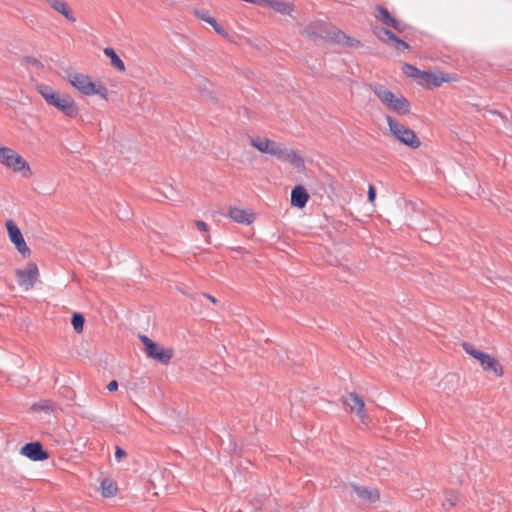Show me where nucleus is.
<instances>
[{"label":"nucleus","mask_w":512,"mask_h":512,"mask_svg":"<svg viewBox=\"0 0 512 512\" xmlns=\"http://www.w3.org/2000/svg\"><path fill=\"white\" fill-rule=\"evenodd\" d=\"M376 10L378 12V14L376 15V18L383 25L393 28L394 30H396L399 33H402L407 28V25L404 22H402V21L396 19L394 16H392L387 8H385L381 5H378L376 7Z\"/></svg>","instance_id":"nucleus-10"},{"label":"nucleus","mask_w":512,"mask_h":512,"mask_svg":"<svg viewBox=\"0 0 512 512\" xmlns=\"http://www.w3.org/2000/svg\"><path fill=\"white\" fill-rule=\"evenodd\" d=\"M47 2L55 11L62 14L68 21H76V18L64 0H47Z\"/></svg>","instance_id":"nucleus-17"},{"label":"nucleus","mask_w":512,"mask_h":512,"mask_svg":"<svg viewBox=\"0 0 512 512\" xmlns=\"http://www.w3.org/2000/svg\"><path fill=\"white\" fill-rule=\"evenodd\" d=\"M0 163L13 168L15 172L23 171L25 169L30 172L28 162L21 155L8 147L0 146Z\"/></svg>","instance_id":"nucleus-7"},{"label":"nucleus","mask_w":512,"mask_h":512,"mask_svg":"<svg viewBox=\"0 0 512 512\" xmlns=\"http://www.w3.org/2000/svg\"><path fill=\"white\" fill-rule=\"evenodd\" d=\"M20 453L32 461H44L49 458L48 452L45 451L42 444L37 441L29 442L22 446Z\"/></svg>","instance_id":"nucleus-11"},{"label":"nucleus","mask_w":512,"mask_h":512,"mask_svg":"<svg viewBox=\"0 0 512 512\" xmlns=\"http://www.w3.org/2000/svg\"><path fill=\"white\" fill-rule=\"evenodd\" d=\"M352 488L354 492L363 500L369 503H375L380 498V493L377 489L359 486L356 484H352Z\"/></svg>","instance_id":"nucleus-16"},{"label":"nucleus","mask_w":512,"mask_h":512,"mask_svg":"<svg viewBox=\"0 0 512 512\" xmlns=\"http://www.w3.org/2000/svg\"><path fill=\"white\" fill-rule=\"evenodd\" d=\"M344 404L349 407L352 413H355L358 416L362 423H366L365 420L367 415L365 412V403L357 393H349L344 400Z\"/></svg>","instance_id":"nucleus-12"},{"label":"nucleus","mask_w":512,"mask_h":512,"mask_svg":"<svg viewBox=\"0 0 512 512\" xmlns=\"http://www.w3.org/2000/svg\"><path fill=\"white\" fill-rule=\"evenodd\" d=\"M66 78L71 86L83 95H99L105 100L108 98V89L102 84L96 85L88 75L77 72H68Z\"/></svg>","instance_id":"nucleus-4"},{"label":"nucleus","mask_w":512,"mask_h":512,"mask_svg":"<svg viewBox=\"0 0 512 512\" xmlns=\"http://www.w3.org/2000/svg\"><path fill=\"white\" fill-rule=\"evenodd\" d=\"M104 54L110 58L112 66L117 68L119 71H125L124 62L120 59V57L116 54L115 50L111 47H107L104 49Z\"/></svg>","instance_id":"nucleus-22"},{"label":"nucleus","mask_w":512,"mask_h":512,"mask_svg":"<svg viewBox=\"0 0 512 512\" xmlns=\"http://www.w3.org/2000/svg\"><path fill=\"white\" fill-rule=\"evenodd\" d=\"M38 276V268L34 263H29L25 269H17L16 277L17 283L25 289H30L34 286Z\"/></svg>","instance_id":"nucleus-9"},{"label":"nucleus","mask_w":512,"mask_h":512,"mask_svg":"<svg viewBox=\"0 0 512 512\" xmlns=\"http://www.w3.org/2000/svg\"><path fill=\"white\" fill-rule=\"evenodd\" d=\"M229 216L236 222L241 224H250L254 220V215L248 213L246 210L233 207L229 210Z\"/></svg>","instance_id":"nucleus-18"},{"label":"nucleus","mask_w":512,"mask_h":512,"mask_svg":"<svg viewBox=\"0 0 512 512\" xmlns=\"http://www.w3.org/2000/svg\"><path fill=\"white\" fill-rule=\"evenodd\" d=\"M204 297H206L207 299H209L212 303H217V299L215 297H213L212 295L210 294H207V293H203L202 294Z\"/></svg>","instance_id":"nucleus-39"},{"label":"nucleus","mask_w":512,"mask_h":512,"mask_svg":"<svg viewBox=\"0 0 512 512\" xmlns=\"http://www.w3.org/2000/svg\"><path fill=\"white\" fill-rule=\"evenodd\" d=\"M263 6H268L272 8L274 11L281 13L283 15L290 14V12L292 11L290 4L285 1L266 0L264 1Z\"/></svg>","instance_id":"nucleus-19"},{"label":"nucleus","mask_w":512,"mask_h":512,"mask_svg":"<svg viewBox=\"0 0 512 512\" xmlns=\"http://www.w3.org/2000/svg\"><path fill=\"white\" fill-rule=\"evenodd\" d=\"M462 347L467 354H469L470 356L477 360L480 358V354L483 353L482 351L475 349L471 344L467 342H463Z\"/></svg>","instance_id":"nucleus-31"},{"label":"nucleus","mask_w":512,"mask_h":512,"mask_svg":"<svg viewBox=\"0 0 512 512\" xmlns=\"http://www.w3.org/2000/svg\"><path fill=\"white\" fill-rule=\"evenodd\" d=\"M458 501V495L456 494V492L454 491H451V490H447L444 492V500H443V507L445 509H450L452 507H454L456 505Z\"/></svg>","instance_id":"nucleus-28"},{"label":"nucleus","mask_w":512,"mask_h":512,"mask_svg":"<svg viewBox=\"0 0 512 512\" xmlns=\"http://www.w3.org/2000/svg\"><path fill=\"white\" fill-rule=\"evenodd\" d=\"M71 323H72V326H73L74 330L77 333H81L83 331V327H84V323H85V318L80 313H74L72 315Z\"/></svg>","instance_id":"nucleus-30"},{"label":"nucleus","mask_w":512,"mask_h":512,"mask_svg":"<svg viewBox=\"0 0 512 512\" xmlns=\"http://www.w3.org/2000/svg\"><path fill=\"white\" fill-rule=\"evenodd\" d=\"M195 225H196V228H197L199 231H204V232H206V231H207V224H206L204 221L197 220V221L195 222Z\"/></svg>","instance_id":"nucleus-37"},{"label":"nucleus","mask_w":512,"mask_h":512,"mask_svg":"<svg viewBox=\"0 0 512 512\" xmlns=\"http://www.w3.org/2000/svg\"><path fill=\"white\" fill-rule=\"evenodd\" d=\"M32 409L35 411L54 412L56 404L50 400H41L38 403L33 404Z\"/></svg>","instance_id":"nucleus-27"},{"label":"nucleus","mask_w":512,"mask_h":512,"mask_svg":"<svg viewBox=\"0 0 512 512\" xmlns=\"http://www.w3.org/2000/svg\"><path fill=\"white\" fill-rule=\"evenodd\" d=\"M451 78L441 72H431L430 88L439 87L444 82H449Z\"/></svg>","instance_id":"nucleus-24"},{"label":"nucleus","mask_w":512,"mask_h":512,"mask_svg":"<svg viewBox=\"0 0 512 512\" xmlns=\"http://www.w3.org/2000/svg\"><path fill=\"white\" fill-rule=\"evenodd\" d=\"M431 72L421 71L417 81L420 85L430 88Z\"/></svg>","instance_id":"nucleus-32"},{"label":"nucleus","mask_w":512,"mask_h":512,"mask_svg":"<svg viewBox=\"0 0 512 512\" xmlns=\"http://www.w3.org/2000/svg\"><path fill=\"white\" fill-rule=\"evenodd\" d=\"M118 389V382L116 380H112L107 385V390L109 392H114Z\"/></svg>","instance_id":"nucleus-38"},{"label":"nucleus","mask_w":512,"mask_h":512,"mask_svg":"<svg viewBox=\"0 0 512 512\" xmlns=\"http://www.w3.org/2000/svg\"><path fill=\"white\" fill-rule=\"evenodd\" d=\"M139 339L144 345V351L147 357L164 365L170 362L173 356V351L171 349H164L146 335H139Z\"/></svg>","instance_id":"nucleus-6"},{"label":"nucleus","mask_w":512,"mask_h":512,"mask_svg":"<svg viewBox=\"0 0 512 512\" xmlns=\"http://www.w3.org/2000/svg\"><path fill=\"white\" fill-rule=\"evenodd\" d=\"M274 140H270L268 138H260V137H251L250 142L251 145L256 148L258 151L262 153L269 154L270 149L272 148V143Z\"/></svg>","instance_id":"nucleus-20"},{"label":"nucleus","mask_w":512,"mask_h":512,"mask_svg":"<svg viewBox=\"0 0 512 512\" xmlns=\"http://www.w3.org/2000/svg\"><path fill=\"white\" fill-rule=\"evenodd\" d=\"M212 21H213V23L211 24V26L214 28L215 32L217 34L221 35L222 37H227L228 33L225 30V28L223 26L219 25L216 20H212Z\"/></svg>","instance_id":"nucleus-34"},{"label":"nucleus","mask_w":512,"mask_h":512,"mask_svg":"<svg viewBox=\"0 0 512 512\" xmlns=\"http://www.w3.org/2000/svg\"><path fill=\"white\" fill-rule=\"evenodd\" d=\"M284 162H288L292 166H294L297 169L304 168V159L302 158L299 153L294 149H288Z\"/></svg>","instance_id":"nucleus-21"},{"label":"nucleus","mask_w":512,"mask_h":512,"mask_svg":"<svg viewBox=\"0 0 512 512\" xmlns=\"http://www.w3.org/2000/svg\"><path fill=\"white\" fill-rule=\"evenodd\" d=\"M271 147L269 154L275 156L278 160L284 161L288 149L276 141H273Z\"/></svg>","instance_id":"nucleus-25"},{"label":"nucleus","mask_w":512,"mask_h":512,"mask_svg":"<svg viewBox=\"0 0 512 512\" xmlns=\"http://www.w3.org/2000/svg\"><path fill=\"white\" fill-rule=\"evenodd\" d=\"M302 35L315 43L324 40L352 48H358L361 46V42L359 40L347 36L335 26L322 21H315L307 25L304 28Z\"/></svg>","instance_id":"nucleus-1"},{"label":"nucleus","mask_w":512,"mask_h":512,"mask_svg":"<svg viewBox=\"0 0 512 512\" xmlns=\"http://www.w3.org/2000/svg\"><path fill=\"white\" fill-rule=\"evenodd\" d=\"M125 456H126L125 450H123L120 447H116V449H115V458L117 459V461H121V459L123 457H125Z\"/></svg>","instance_id":"nucleus-36"},{"label":"nucleus","mask_w":512,"mask_h":512,"mask_svg":"<svg viewBox=\"0 0 512 512\" xmlns=\"http://www.w3.org/2000/svg\"><path fill=\"white\" fill-rule=\"evenodd\" d=\"M377 37L380 41L389 44L398 52H403L409 48V44L404 40L398 38L393 32L388 29L381 28L377 32Z\"/></svg>","instance_id":"nucleus-13"},{"label":"nucleus","mask_w":512,"mask_h":512,"mask_svg":"<svg viewBox=\"0 0 512 512\" xmlns=\"http://www.w3.org/2000/svg\"><path fill=\"white\" fill-rule=\"evenodd\" d=\"M402 71L407 77L417 80L422 70L411 64L404 63L402 66Z\"/></svg>","instance_id":"nucleus-29"},{"label":"nucleus","mask_w":512,"mask_h":512,"mask_svg":"<svg viewBox=\"0 0 512 512\" xmlns=\"http://www.w3.org/2000/svg\"><path fill=\"white\" fill-rule=\"evenodd\" d=\"M195 13L199 19L209 23L210 25L213 23L212 20H215L213 17L210 16L207 10H197Z\"/></svg>","instance_id":"nucleus-33"},{"label":"nucleus","mask_w":512,"mask_h":512,"mask_svg":"<svg viewBox=\"0 0 512 512\" xmlns=\"http://www.w3.org/2000/svg\"><path fill=\"white\" fill-rule=\"evenodd\" d=\"M478 361L480 362L483 370L492 371L497 376H502V374H503L502 366L499 364L498 360L495 359L494 357L483 352L482 354H480V358L478 359Z\"/></svg>","instance_id":"nucleus-15"},{"label":"nucleus","mask_w":512,"mask_h":512,"mask_svg":"<svg viewBox=\"0 0 512 512\" xmlns=\"http://www.w3.org/2000/svg\"><path fill=\"white\" fill-rule=\"evenodd\" d=\"M102 496L109 498L117 493V486L110 479H103L100 485Z\"/></svg>","instance_id":"nucleus-23"},{"label":"nucleus","mask_w":512,"mask_h":512,"mask_svg":"<svg viewBox=\"0 0 512 512\" xmlns=\"http://www.w3.org/2000/svg\"><path fill=\"white\" fill-rule=\"evenodd\" d=\"M309 199V194L304 186H295L291 191V205L293 207L302 209L306 206Z\"/></svg>","instance_id":"nucleus-14"},{"label":"nucleus","mask_w":512,"mask_h":512,"mask_svg":"<svg viewBox=\"0 0 512 512\" xmlns=\"http://www.w3.org/2000/svg\"><path fill=\"white\" fill-rule=\"evenodd\" d=\"M386 121L388 123L391 134L401 143L405 144L411 149H417L421 145L420 140L413 130L407 128L390 115L386 116Z\"/></svg>","instance_id":"nucleus-5"},{"label":"nucleus","mask_w":512,"mask_h":512,"mask_svg":"<svg viewBox=\"0 0 512 512\" xmlns=\"http://www.w3.org/2000/svg\"><path fill=\"white\" fill-rule=\"evenodd\" d=\"M369 88L388 110L399 115H406L410 112V103L403 95H396L384 85L378 83H370Z\"/></svg>","instance_id":"nucleus-3"},{"label":"nucleus","mask_w":512,"mask_h":512,"mask_svg":"<svg viewBox=\"0 0 512 512\" xmlns=\"http://www.w3.org/2000/svg\"><path fill=\"white\" fill-rule=\"evenodd\" d=\"M376 197V190L372 185H369L368 187V199L371 203L375 201Z\"/></svg>","instance_id":"nucleus-35"},{"label":"nucleus","mask_w":512,"mask_h":512,"mask_svg":"<svg viewBox=\"0 0 512 512\" xmlns=\"http://www.w3.org/2000/svg\"><path fill=\"white\" fill-rule=\"evenodd\" d=\"M37 89L49 105L55 107L65 116L75 118L79 114V108L69 94L57 92L48 85H39Z\"/></svg>","instance_id":"nucleus-2"},{"label":"nucleus","mask_w":512,"mask_h":512,"mask_svg":"<svg viewBox=\"0 0 512 512\" xmlns=\"http://www.w3.org/2000/svg\"><path fill=\"white\" fill-rule=\"evenodd\" d=\"M6 228L10 238V241L16 246L18 252L23 256H27L30 253L24 237L13 220L6 221Z\"/></svg>","instance_id":"nucleus-8"},{"label":"nucleus","mask_w":512,"mask_h":512,"mask_svg":"<svg viewBox=\"0 0 512 512\" xmlns=\"http://www.w3.org/2000/svg\"><path fill=\"white\" fill-rule=\"evenodd\" d=\"M271 147L269 154L275 156L278 160L284 161L288 149L276 141H273Z\"/></svg>","instance_id":"nucleus-26"}]
</instances>
